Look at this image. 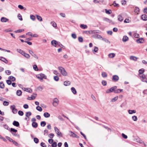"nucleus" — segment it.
<instances>
[{
  "label": "nucleus",
  "mask_w": 147,
  "mask_h": 147,
  "mask_svg": "<svg viewBox=\"0 0 147 147\" xmlns=\"http://www.w3.org/2000/svg\"><path fill=\"white\" fill-rule=\"evenodd\" d=\"M59 70L61 74L63 76H68V74L65 69L63 67L59 66L58 67Z\"/></svg>",
  "instance_id": "f257e3e1"
},
{
  "label": "nucleus",
  "mask_w": 147,
  "mask_h": 147,
  "mask_svg": "<svg viewBox=\"0 0 147 147\" xmlns=\"http://www.w3.org/2000/svg\"><path fill=\"white\" fill-rule=\"evenodd\" d=\"M36 77L39 79L41 81H42L43 79H47V76L45 74L42 73H40V74H37L36 76Z\"/></svg>",
  "instance_id": "f03ea898"
},
{
  "label": "nucleus",
  "mask_w": 147,
  "mask_h": 147,
  "mask_svg": "<svg viewBox=\"0 0 147 147\" xmlns=\"http://www.w3.org/2000/svg\"><path fill=\"white\" fill-rule=\"evenodd\" d=\"M59 100L57 98H55L53 100L52 105L54 107H56L58 105Z\"/></svg>",
  "instance_id": "7ed1b4c3"
},
{
  "label": "nucleus",
  "mask_w": 147,
  "mask_h": 147,
  "mask_svg": "<svg viewBox=\"0 0 147 147\" xmlns=\"http://www.w3.org/2000/svg\"><path fill=\"white\" fill-rule=\"evenodd\" d=\"M117 88V86H115L111 87L109 89L107 90L106 91V92L107 93H109L113 91L114 92L115 90Z\"/></svg>",
  "instance_id": "20e7f679"
},
{
  "label": "nucleus",
  "mask_w": 147,
  "mask_h": 147,
  "mask_svg": "<svg viewBox=\"0 0 147 147\" xmlns=\"http://www.w3.org/2000/svg\"><path fill=\"white\" fill-rule=\"evenodd\" d=\"M54 129L55 131L58 136H62V135L61 133L59 131V130L58 129L57 127H55Z\"/></svg>",
  "instance_id": "39448f33"
},
{
  "label": "nucleus",
  "mask_w": 147,
  "mask_h": 147,
  "mask_svg": "<svg viewBox=\"0 0 147 147\" xmlns=\"http://www.w3.org/2000/svg\"><path fill=\"white\" fill-rule=\"evenodd\" d=\"M135 141L140 143H143L144 146H147V144L145 143L141 140L139 138L135 139Z\"/></svg>",
  "instance_id": "423d86ee"
},
{
  "label": "nucleus",
  "mask_w": 147,
  "mask_h": 147,
  "mask_svg": "<svg viewBox=\"0 0 147 147\" xmlns=\"http://www.w3.org/2000/svg\"><path fill=\"white\" fill-rule=\"evenodd\" d=\"M15 105H12L11 106L10 108L12 109L13 113L14 114L16 113L17 112V110L15 109Z\"/></svg>",
  "instance_id": "0eeeda50"
},
{
  "label": "nucleus",
  "mask_w": 147,
  "mask_h": 147,
  "mask_svg": "<svg viewBox=\"0 0 147 147\" xmlns=\"http://www.w3.org/2000/svg\"><path fill=\"white\" fill-rule=\"evenodd\" d=\"M69 134L71 136L78 138H79L77 135L71 131H69Z\"/></svg>",
  "instance_id": "6e6552de"
},
{
  "label": "nucleus",
  "mask_w": 147,
  "mask_h": 147,
  "mask_svg": "<svg viewBox=\"0 0 147 147\" xmlns=\"http://www.w3.org/2000/svg\"><path fill=\"white\" fill-rule=\"evenodd\" d=\"M119 79L118 76L117 75H113L112 77V80L113 81L117 82Z\"/></svg>",
  "instance_id": "1a4fd4ad"
},
{
  "label": "nucleus",
  "mask_w": 147,
  "mask_h": 147,
  "mask_svg": "<svg viewBox=\"0 0 147 147\" xmlns=\"http://www.w3.org/2000/svg\"><path fill=\"white\" fill-rule=\"evenodd\" d=\"M92 37L95 38H98L101 39L102 38V37L100 35L98 34H96L93 35Z\"/></svg>",
  "instance_id": "9d476101"
},
{
  "label": "nucleus",
  "mask_w": 147,
  "mask_h": 147,
  "mask_svg": "<svg viewBox=\"0 0 147 147\" xmlns=\"http://www.w3.org/2000/svg\"><path fill=\"white\" fill-rule=\"evenodd\" d=\"M138 59V57L134 56H131L129 57V59L130 60L134 61H137Z\"/></svg>",
  "instance_id": "9b49d317"
},
{
  "label": "nucleus",
  "mask_w": 147,
  "mask_h": 147,
  "mask_svg": "<svg viewBox=\"0 0 147 147\" xmlns=\"http://www.w3.org/2000/svg\"><path fill=\"white\" fill-rule=\"evenodd\" d=\"M136 41L138 43H143L144 41V39L142 38H140L137 39Z\"/></svg>",
  "instance_id": "f8f14e48"
},
{
  "label": "nucleus",
  "mask_w": 147,
  "mask_h": 147,
  "mask_svg": "<svg viewBox=\"0 0 147 147\" xmlns=\"http://www.w3.org/2000/svg\"><path fill=\"white\" fill-rule=\"evenodd\" d=\"M58 42L55 40H53L51 42L52 45L55 47L57 45Z\"/></svg>",
  "instance_id": "ddd939ff"
},
{
  "label": "nucleus",
  "mask_w": 147,
  "mask_h": 147,
  "mask_svg": "<svg viewBox=\"0 0 147 147\" xmlns=\"http://www.w3.org/2000/svg\"><path fill=\"white\" fill-rule=\"evenodd\" d=\"M9 20L5 17H3L1 19V21L2 22H7Z\"/></svg>",
  "instance_id": "4468645a"
},
{
  "label": "nucleus",
  "mask_w": 147,
  "mask_h": 147,
  "mask_svg": "<svg viewBox=\"0 0 147 147\" xmlns=\"http://www.w3.org/2000/svg\"><path fill=\"white\" fill-rule=\"evenodd\" d=\"M104 20L105 21L108 22L109 23H111L113 24H114V23L112 21L108 18H105L104 19Z\"/></svg>",
  "instance_id": "2eb2a0df"
},
{
  "label": "nucleus",
  "mask_w": 147,
  "mask_h": 147,
  "mask_svg": "<svg viewBox=\"0 0 147 147\" xmlns=\"http://www.w3.org/2000/svg\"><path fill=\"white\" fill-rule=\"evenodd\" d=\"M0 59L6 63H7L8 62V61L7 59L3 57H0Z\"/></svg>",
  "instance_id": "dca6fc26"
},
{
  "label": "nucleus",
  "mask_w": 147,
  "mask_h": 147,
  "mask_svg": "<svg viewBox=\"0 0 147 147\" xmlns=\"http://www.w3.org/2000/svg\"><path fill=\"white\" fill-rule=\"evenodd\" d=\"M129 39L128 37L126 36H123L122 39V41L123 42H125Z\"/></svg>",
  "instance_id": "f3484780"
},
{
  "label": "nucleus",
  "mask_w": 147,
  "mask_h": 147,
  "mask_svg": "<svg viewBox=\"0 0 147 147\" xmlns=\"http://www.w3.org/2000/svg\"><path fill=\"white\" fill-rule=\"evenodd\" d=\"M117 18L118 20L120 22L122 21L123 20V17L120 15L118 16Z\"/></svg>",
  "instance_id": "a211bd4d"
},
{
  "label": "nucleus",
  "mask_w": 147,
  "mask_h": 147,
  "mask_svg": "<svg viewBox=\"0 0 147 147\" xmlns=\"http://www.w3.org/2000/svg\"><path fill=\"white\" fill-rule=\"evenodd\" d=\"M141 18L144 21L147 20V16L146 15H142L141 16Z\"/></svg>",
  "instance_id": "6ab92c4d"
},
{
  "label": "nucleus",
  "mask_w": 147,
  "mask_h": 147,
  "mask_svg": "<svg viewBox=\"0 0 147 147\" xmlns=\"http://www.w3.org/2000/svg\"><path fill=\"white\" fill-rule=\"evenodd\" d=\"M25 58L27 59H29L30 58V56L29 54L26 53L24 52L22 55Z\"/></svg>",
  "instance_id": "aec40b11"
},
{
  "label": "nucleus",
  "mask_w": 147,
  "mask_h": 147,
  "mask_svg": "<svg viewBox=\"0 0 147 147\" xmlns=\"http://www.w3.org/2000/svg\"><path fill=\"white\" fill-rule=\"evenodd\" d=\"M71 90L72 92L74 94H76L77 93V91L76 89L74 87H72L71 88Z\"/></svg>",
  "instance_id": "412c9836"
},
{
  "label": "nucleus",
  "mask_w": 147,
  "mask_h": 147,
  "mask_svg": "<svg viewBox=\"0 0 147 147\" xmlns=\"http://www.w3.org/2000/svg\"><path fill=\"white\" fill-rule=\"evenodd\" d=\"M71 82L69 81H65L64 82V85L65 86H68L70 85Z\"/></svg>",
  "instance_id": "4be33fe9"
},
{
  "label": "nucleus",
  "mask_w": 147,
  "mask_h": 147,
  "mask_svg": "<svg viewBox=\"0 0 147 147\" xmlns=\"http://www.w3.org/2000/svg\"><path fill=\"white\" fill-rule=\"evenodd\" d=\"M13 124L14 125L16 126V127H18L20 125L19 123V122L16 121H14L13 122Z\"/></svg>",
  "instance_id": "5701e85b"
},
{
  "label": "nucleus",
  "mask_w": 147,
  "mask_h": 147,
  "mask_svg": "<svg viewBox=\"0 0 147 147\" xmlns=\"http://www.w3.org/2000/svg\"><path fill=\"white\" fill-rule=\"evenodd\" d=\"M8 78L10 80H11L12 82H14L16 80V78L12 76H9Z\"/></svg>",
  "instance_id": "b1692460"
},
{
  "label": "nucleus",
  "mask_w": 147,
  "mask_h": 147,
  "mask_svg": "<svg viewBox=\"0 0 147 147\" xmlns=\"http://www.w3.org/2000/svg\"><path fill=\"white\" fill-rule=\"evenodd\" d=\"M88 34H92L97 33V31L96 30L88 31Z\"/></svg>",
  "instance_id": "393cba45"
},
{
  "label": "nucleus",
  "mask_w": 147,
  "mask_h": 147,
  "mask_svg": "<svg viewBox=\"0 0 147 147\" xmlns=\"http://www.w3.org/2000/svg\"><path fill=\"white\" fill-rule=\"evenodd\" d=\"M46 118H48L50 117V114L48 112H45V113L43 115Z\"/></svg>",
  "instance_id": "a878e982"
},
{
  "label": "nucleus",
  "mask_w": 147,
  "mask_h": 147,
  "mask_svg": "<svg viewBox=\"0 0 147 147\" xmlns=\"http://www.w3.org/2000/svg\"><path fill=\"white\" fill-rule=\"evenodd\" d=\"M118 99V96H116L113 98L111 99V102H114L117 100Z\"/></svg>",
  "instance_id": "bb28decb"
},
{
  "label": "nucleus",
  "mask_w": 147,
  "mask_h": 147,
  "mask_svg": "<svg viewBox=\"0 0 147 147\" xmlns=\"http://www.w3.org/2000/svg\"><path fill=\"white\" fill-rule=\"evenodd\" d=\"M136 111L135 110H128V113L129 114H132L133 113H136Z\"/></svg>",
  "instance_id": "cd10ccee"
},
{
  "label": "nucleus",
  "mask_w": 147,
  "mask_h": 147,
  "mask_svg": "<svg viewBox=\"0 0 147 147\" xmlns=\"http://www.w3.org/2000/svg\"><path fill=\"white\" fill-rule=\"evenodd\" d=\"M115 54L114 53H111L108 56L109 58H113L115 57Z\"/></svg>",
  "instance_id": "c85d7f7f"
},
{
  "label": "nucleus",
  "mask_w": 147,
  "mask_h": 147,
  "mask_svg": "<svg viewBox=\"0 0 147 147\" xmlns=\"http://www.w3.org/2000/svg\"><path fill=\"white\" fill-rule=\"evenodd\" d=\"M22 92L20 90H18L17 91L16 94L18 96H20L22 95Z\"/></svg>",
  "instance_id": "c756f323"
},
{
  "label": "nucleus",
  "mask_w": 147,
  "mask_h": 147,
  "mask_svg": "<svg viewBox=\"0 0 147 147\" xmlns=\"http://www.w3.org/2000/svg\"><path fill=\"white\" fill-rule=\"evenodd\" d=\"M32 126L34 128H36L38 126V124L35 122H33L32 123Z\"/></svg>",
  "instance_id": "7c9ffc66"
},
{
  "label": "nucleus",
  "mask_w": 147,
  "mask_h": 147,
  "mask_svg": "<svg viewBox=\"0 0 147 147\" xmlns=\"http://www.w3.org/2000/svg\"><path fill=\"white\" fill-rule=\"evenodd\" d=\"M80 27L81 28L83 29H86L87 28V26L86 25H84V24H81Z\"/></svg>",
  "instance_id": "2f4dec72"
},
{
  "label": "nucleus",
  "mask_w": 147,
  "mask_h": 147,
  "mask_svg": "<svg viewBox=\"0 0 147 147\" xmlns=\"http://www.w3.org/2000/svg\"><path fill=\"white\" fill-rule=\"evenodd\" d=\"M134 36L135 38H138L139 37V34L136 33V32H134Z\"/></svg>",
  "instance_id": "473e14b6"
},
{
  "label": "nucleus",
  "mask_w": 147,
  "mask_h": 147,
  "mask_svg": "<svg viewBox=\"0 0 147 147\" xmlns=\"http://www.w3.org/2000/svg\"><path fill=\"white\" fill-rule=\"evenodd\" d=\"M24 90L25 91H26L28 92H32L31 89L29 88H24Z\"/></svg>",
  "instance_id": "72a5a7b5"
},
{
  "label": "nucleus",
  "mask_w": 147,
  "mask_h": 147,
  "mask_svg": "<svg viewBox=\"0 0 147 147\" xmlns=\"http://www.w3.org/2000/svg\"><path fill=\"white\" fill-rule=\"evenodd\" d=\"M139 76L141 78V79L142 80H145L146 79V78L145 76L143 74H142V75H139Z\"/></svg>",
  "instance_id": "f704fd0d"
},
{
  "label": "nucleus",
  "mask_w": 147,
  "mask_h": 147,
  "mask_svg": "<svg viewBox=\"0 0 147 147\" xmlns=\"http://www.w3.org/2000/svg\"><path fill=\"white\" fill-rule=\"evenodd\" d=\"M17 51L18 52L20 53L22 55L24 53V51L20 49H17Z\"/></svg>",
  "instance_id": "c9c22d12"
},
{
  "label": "nucleus",
  "mask_w": 147,
  "mask_h": 147,
  "mask_svg": "<svg viewBox=\"0 0 147 147\" xmlns=\"http://www.w3.org/2000/svg\"><path fill=\"white\" fill-rule=\"evenodd\" d=\"M134 12L137 14H138L139 12V9L138 7H135L134 10Z\"/></svg>",
  "instance_id": "e433bc0d"
},
{
  "label": "nucleus",
  "mask_w": 147,
  "mask_h": 147,
  "mask_svg": "<svg viewBox=\"0 0 147 147\" xmlns=\"http://www.w3.org/2000/svg\"><path fill=\"white\" fill-rule=\"evenodd\" d=\"M144 69L142 68L140 69L139 71V75H142L143 72H144Z\"/></svg>",
  "instance_id": "4c0bfd02"
},
{
  "label": "nucleus",
  "mask_w": 147,
  "mask_h": 147,
  "mask_svg": "<svg viewBox=\"0 0 147 147\" xmlns=\"http://www.w3.org/2000/svg\"><path fill=\"white\" fill-rule=\"evenodd\" d=\"M51 24H52L54 28H56L57 27V24L55 22H54L53 21L51 22Z\"/></svg>",
  "instance_id": "58836bf2"
},
{
  "label": "nucleus",
  "mask_w": 147,
  "mask_h": 147,
  "mask_svg": "<svg viewBox=\"0 0 147 147\" xmlns=\"http://www.w3.org/2000/svg\"><path fill=\"white\" fill-rule=\"evenodd\" d=\"M36 18L39 21H42V18L40 16H39L38 15H36Z\"/></svg>",
  "instance_id": "ea45409f"
},
{
  "label": "nucleus",
  "mask_w": 147,
  "mask_h": 147,
  "mask_svg": "<svg viewBox=\"0 0 147 147\" xmlns=\"http://www.w3.org/2000/svg\"><path fill=\"white\" fill-rule=\"evenodd\" d=\"M102 76L103 78H106L107 76V74L104 72H102Z\"/></svg>",
  "instance_id": "a19ab883"
},
{
  "label": "nucleus",
  "mask_w": 147,
  "mask_h": 147,
  "mask_svg": "<svg viewBox=\"0 0 147 147\" xmlns=\"http://www.w3.org/2000/svg\"><path fill=\"white\" fill-rule=\"evenodd\" d=\"M31 115V112L29 111L26 112V116L27 117L30 116Z\"/></svg>",
  "instance_id": "79ce46f5"
},
{
  "label": "nucleus",
  "mask_w": 147,
  "mask_h": 147,
  "mask_svg": "<svg viewBox=\"0 0 147 147\" xmlns=\"http://www.w3.org/2000/svg\"><path fill=\"white\" fill-rule=\"evenodd\" d=\"M46 125V123L45 121H42L40 123V125L41 126L44 127Z\"/></svg>",
  "instance_id": "37998d69"
},
{
  "label": "nucleus",
  "mask_w": 147,
  "mask_h": 147,
  "mask_svg": "<svg viewBox=\"0 0 147 147\" xmlns=\"http://www.w3.org/2000/svg\"><path fill=\"white\" fill-rule=\"evenodd\" d=\"M33 68L34 70L36 71H38V68L37 66L36 65H34L33 66Z\"/></svg>",
  "instance_id": "c03bdc74"
},
{
  "label": "nucleus",
  "mask_w": 147,
  "mask_h": 147,
  "mask_svg": "<svg viewBox=\"0 0 147 147\" xmlns=\"http://www.w3.org/2000/svg\"><path fill=\"white\" fill-rule=\"evenodd\" d=\"M132 119L134 121H136L138 120V118L136 116H134L132 117Z\"/></svg>",
  "instance_id": "a18cd8bd"
},
{
  "label": "nucleus",
  "mask_w": 147,
  "mask_h": 147,
  "mask_svg": "<svg viewBox=\"0 0 147 147\" xmlns=\"http://www.w3.org/2000/svg\"><path fill=\"white\" fill-rule=\"evenodd\" d=\"M36 109L38 111H41L42 110V108L41 107L39 106H38L36 107Z\"/></svg>",
  "instance_id": "49530a36"
},
{
  "label": "nucleus",
  "mask_w": 147,
  "mask_h": 147,
  "mask_svg": "<svg viewBox=\"0 0 147 147\" xmlns=\"http://www.w3.org/2000/svg\"><path fill=\"white\" fill-rule=\"evenodd\" d=\"M18 18L21 21L23 20L22 16L20 14H19L18 15Z\"/></svg>",
  "instance_id": "de8ad7c7"
},
{
  "label": "nucleus",
  "mask_w": 147,
  "mask_h": 147,
  "mask_svg": "<svg viewBox=\"0 0 147 147\" xmlns=\"http://www.w3.org/2000/svg\"><path fill=\"white\" fill-rule=\"evenodd\" d=\"M4 87V84L3 82H0V88H3Z\"/></svg>",
  "instance_id": "09e8293b"
},
{
  "label": "nucleus",
  "mask_w": 147,
  "mask_h": 147,
  "mask_svg": "<svg viewBox=\"0 0 147 147\" xmlns=\"http://www.w3.org/2000/svg\"><path fill=\"white\" fill-rule=\"evenodd\" d=\"M102 40H104L105 42L107 43H110V41L107 39L105 38H102Z\"/></svg>",
  "instance_id": "8fccbe9b"
},
{
  "label": "nucleus",
  "mask_w": 147,
  "mask_h": 147,
  "mask_svg": "<svg viewBox=\"0 0 147 147\" xmlns=\"http://www.w3.org/2000/svg\"><path fill=\"white\" fill-rule=\"evenodd\" d=\"M24 30V29H20L18 30H16L14 31V32L16 33H19L21 32Z\"/></svg>",
  "instance_id": "3c124183"
},
{
  "label": "nucleus",
  "mask_w": 147,
  "mask_h": 147,
  "mask_svg": "<svg viewBox=\"0 0 147 147\" xmlns=\"http://www.w3.org/2000/svg\"><path fill=\"white\" fill-rule=\"evenodd\" d=\"M98 48L97 47H94V50H92L93 52L94 53V52H96L98 51Z\"/></svg>",
  "instance_id": "603ef678"
},
{
  "label": "nucleus",
  "mask_w": 147,
  "mask_h": 147,
  "mask_svg": "<svg viewBox=\"0 0 147 147\" xmlns=\"http://www.w3.org/2000/svg\"><path fill=\"white\" fill-rule=\"evenodd\" d=\"M59 78L57 76H56L54 77V79L55 81H58L59 80Z\"/></svg>",
  "instance_id": "864d4df0"
},
{
  "label": "nucleus",
  "mask_w": 147,
  "mask_h": 147,
  "mask_svg": "<svg viewBox=\"0 0 147 147\" xmlns=\"http://www.w3.org/2000/svg\"><path fill=\"white\" fill-rule=\"evenodd\" d=\"M18 114L20 116H22L23 115L24 113L21 111H19L18 112Z\"/></svg>",
  "instance_id": "5fc2aeb1"
},
{
  "label": "nucleus",
  "mask_w": 147,
  "mask_h": 147,
  "mask_svg": "<svg viewBox=\"0 0 147 147\" xmlns=\"http://www.w3.org/2000/svg\"><path fill=\"white\" fill-rule=\"evenodd\" d=\"M30 18L33 21H34L35 19V16L33 15H31L30 16Z\"/></svg>",
  "instance_id": "6e6d98bb"
},
{
  "label": "nucleus",
  "mask_w": 147,
  "mask_h": 147,
  "mask_svg": "<svg viewBox=\"0 0 147 147\" xmlns=\"http://www.w3.org/2000/svg\"><path fill=\"white\" fill-rule=\"evenodd\" d=\"M106 13L108 14H110L112 12L111 11V10H107V9L105 10Z\"/></svg>",
  "instance_id": "4d7b16f0"
},
{
  "label": "nucleus",
  "mask_w": 147,
  "mask_h": 147,
  "mask_svg": "<svg viewBox=\"0 0 147 147\" xmlns=\"http://www.w3.org/2000/svg\"><path fill=\"white\" fill-rule=\"evenodd\" d=\"M9 104V102L6 101H4L3 102V105L5 106H8Z\"/></svg>",
  "instance_id": "13d9d810"
},
{
  "label": "nucleus",
  "mask_w": 147,
  "mask_h": 147,
  "mask_svg": "<svg viewBox=\"0 0 147 147\" xmlns=\"http://www.w3.org/2000/svg\"><path fill=\"white\" fill-rule=\"evenodd\" d=\"M122 137L124 139H126L127 138V135H125L124 134L122 133L121 134Z\"/></svg>",
  "instance_id": "bf43d9fd"
},
{
  "label": "nucleus",
  "mask_w": 147,
  "mask_h": 147,
  "mask_svg": "<svg viewBox=\"0 0 147 147\" xmlns=\"http://www.w3.org/2000/svg\"><path fill=\"white\" fill-rule=\"evenodd\" d=\"M11 132H13L15 133H16L17 131V130L16 129H14L11 128L10 130Z\"/></svg>",
  "instance_id": "052dcab7"
},
{
  "label": "nucleus",
  "mask_w": 147,
  "mask_h": 147,
  "mask_svg": "<svg viewBox=\"0 0 147 147\" xmlns=\"http://www.w3.org/2000/svg\"><path fill=\"white\" fill-rule=\"evenodd\" d=\"M52 147H56L57 146V144L56 142H54L52 144Z\"/></svg>",
  "instance_id": "680f3d73"
},
{
  "label": "nucleus",
  "mask_w": 147,
  "mask_h": 147,
  "mask_svg": "<svg viewBox=\"0 0 147 147\" xmlns=\"http://www.w3.org/2000/svg\"><path fill=\"white\" fill-rule=\"evenodd\" d=\"M34 142L36 143H37L39 141L38 139L37 138H34Z\"/></svg>",
  "instance_id": "e2e57ef3"
},
{
  "label": "nucleus",
  "mask_w": 147,
  "mask_h": 147,
  "mask_svg": "<svg viewBox=\"0 0 147 147\" xmlns=\"http://www.w3.org/2000/svg\"><path fill=\"white\" fill-rule=\"evenodd\" d=\"M5 72L7 75H9L11 73V71L9 70H6L5 71Z\"/></svg>",
  "instance_id": "0e129e2a"
},
{
  "label": "nucleus",
  "mask_w": 147,
  "mask_h": 147,
  "mask_svg": "<svg viewBox=\"0 0 147 147\" xmlns=\"http://www.w3.org/2000/svg\"><path fill=\"white\" fill-rule=\"evenodd\" d=\"M6 82L7 84L9 85H11V81L9 79L6 81Z\"/></svg>",
  "instance_id": "69168bd1"
},
{
  "label": "nucleus",
  "mask_w": 147,
  "mask_h": 147,
  "mask_svg": "<svg viewBox=\"0 0 147 147\" xmlns=\"http://www.w3.org/2000/svg\"><path fill=\"white\" fill-rule=\"evenodd\" d=\"M113 5L115 7H119V5L116 3L115 1H114L113 3Z\"/></svg>",
  "instance_id": "338daca9"
},
{
  "label": "nucleus",
  "mask_w": 147,
  "mask_h": 147,
  "mask_svg": "<svg viewBox=\"0 0 147 147\" xmlns=\"http://www.w3.org/2000/svg\"><path fill=\"white\" fill-rule=\"evenodd\" d=\"M102 84L104 86H105L107 85V82L105 80H102Z\"/></svg>",
  "instance_id": "774afa93"
}]
</instances>
